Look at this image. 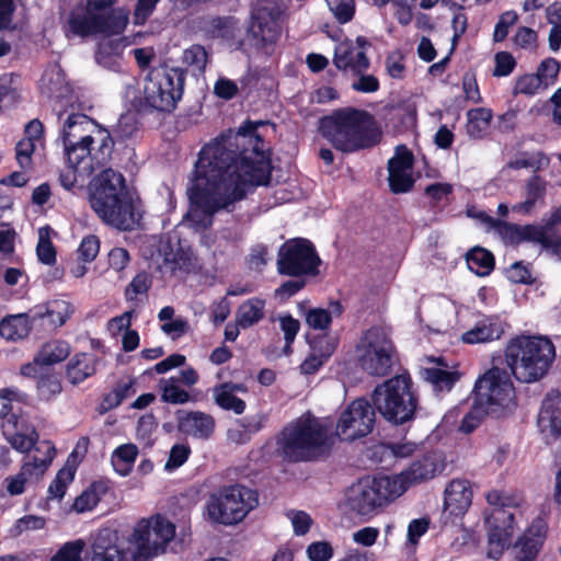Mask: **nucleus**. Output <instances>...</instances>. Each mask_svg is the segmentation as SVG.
<instances>
[{"instance_id": "obj_1", "label": "nucleus", "mask_w": 561, "mask_h": 561, "mask_svg": "<svg viewBox=\"0 0 561 561\" xmlns=\"http://www.w3.org/2000/svg\"><path fill=\"white\" fill-rule=\"evenodd\" d=\"M257 125L247 122L201 150L187 190L191 206L185 217L195 230L209 227L215 213L244 198L251 187L268 183L271 163Z\"/></svg>"}, {"instance_id": "obj_2", "label": "nucleus", "mask_w": 561, "mask_h": 561, "mask_svg": "<svg viewBox=\"0 0 561 561\" xmlns=\"http://www.w3.org/2000/svg\"><path fill=\"white\" fill-rule=\"evenodd\" d=\"M330 424L311 414H304L280 433L277 450L289 461L317 458L329 448Z\"/></svg>"}, {"instance_id": "obj_3", "label": "nucleus", "mask_w": 561, "mask_h": 561, "mask_svg": "<svg viewBox=\"0 0 561 561\" xmlns=\"http://www.w3.org/2000/svg\"><path fill=\"white\" fill-rule=\"evenodd\" d=\"M319 129L342 152H354L377 142V133L369 116L354 108L334 111L320 121Z\"/></svg>"}, {"instance_id": "obj_4", "label": "nucleus", "mask_w": 561, "mask_h": 561, "mask_svg": "<svg viewBox=\"0 0 561 561\" xmlns=\"http://www.w3.org/2000/svg\"><path fill=\"white\" fill-rule=\"evenodd\" d=\"M556 358L552 342L545 336L519 335L505 348V359L514 377L522 382L543 378Z\"/></svg>"}, {"instance_id": "obj_5", "label": "nucleus", "mask_w": 561, "mask_h": 561, "mask_svg": "<svg viewBox=\"0 0 561 561\" xmlns=\"http://www.w3.org/2000/svg\"><path fill=\"white\" fill-rule=\"evenodd\" d=\"M402 494L403 484L400 478L365 477L346 490L345 504L357 515L371 516Z\"/></svg>"}, {"instance_id": "obj_6", "label": "nucleus", "mask_w": 561, "mask_h": 561, "mask_svg": "<svg viewBox=\"0 0 561 561\" xmlns=\"http://www.w3.org/2000/svg\"><path fill=\"white\" fill-rule=\"evenodd\" d=\"M373 402L376 410L393 424L411 421L417 408L411 379L407 375H397L377 386L373 392Z\"/></svg>"}, {"instance_id": "obj_7", "label": "nucleus", "mask_w": 561, "mask_h": 561, "mask_svg": "<svg viewBox=\"0 0 561 561\" xmlns=\"http://www.w3.org/2000/svg\"><path fill=\"white\" fill-rule=\"evenodd\" d=\"M360 368L369 376L385 377L399 363L398 352L389 332L379 327L366 330L356 346Z\"/></svg>"}, {"instance_id": "obj_8", "label": "nucleus", "mask_w": 561, "mask_h": 561, "mask_svg": "<svg viewBox=\"0 0 561 561\" xmlns=\"http://www.w3.org/2000/svg\"><path fill=\"white\" fill-rule=\"evenodd\" d=\"M62 145L69 168L90 175L110 159L114 141L110 131H103L91 137L66 140Z\"/></svg>"}, {"instance_id": "obj_9", "label": "nucleus", "mask_w": 561, "mask_h": 561, "mask_svg": "<svg viewBox=\"0 0 561 561\" xmlns=\"http://www.w3.org/2000/svg\"><path fill=\"white\" fill-rule=\"evenodd\" d=\"M257 505L254 491L242 485H231L213 494L207 502V513L213 522L233 525L241 522Z\"/></svg>"}, {"instance_id": "obj_10", "label": "nucleus", "mask_w": 561, "mask_h": 561, "mask_svg": "<svg viewBox=\"0 0 561 561\" xmlns=\"http://www.w3.org/2000/svg\"><path fill=\"white\" fill-rule=\"evenodd\" d=\"M185 71L181 68H160L149 71L144 87V99L151 108L170 112L181 100Z\"/></svg>"}, {"instance_id": "obj_11", "label": "nucleus", "mask_w": 561, "mask_h": 561, "mask_svg": "<svg viewBox=\"0 0 561 561\" xmlns=\"http://www.w3.org/2000/svg\"><path fill=\"white\" fill-rule=\"evenodd\" d=\"M175 536V525L160 514L140 519L131 535L136 548L135 559L147 561L167 551Z\"/></svg>"}, {"instance_id": "obj_12", "label": "nucleus", "mask_w": 561, "mask_h": 561, "mask_svg": "<svg viewBox=\"0 0 561 561\" xmlns=\"http://www.w3.org/2000/svg\"><path fill=\"white\" fill-rule=\"evenodd\" d=\"M90 203L102 221L119 230H133L141 219L139 203L129 192L90 198Z\"/></svg>"}, {"instance_id": "obj_13", "label": "nucleus", "mask_w": 561, "mask_h": 561, "mask_svg": "<svg viewBox=\"0 0 561 561\" xmlns=\"http://www.w3.org/2000/svg\"><path fill=\"white\" fill-rule=\"evenodd\" d=\"M474 398L494 414L514 405V387L508 374L499 367L489 369L474 385Z\"/></svg>"}, {"instance_id": "obj_14", "label": "nucleus", "mask_w": 561, "mask_h": 561, "mask_svg": "<svg viewBox=\"0 0 561 561\" xmlns=\"http://www.w3.org/2000/svg\"><path fill=\"white\" fill-rule=\"evenodd\" d=\"M321 263L313 244L306 239H293L278 250L277 270L287 276H316Z\"/></svg>"}, {"instance_id": "obj_15", "label": "nucleus", "mask_w": 561, "mask_h": 561, "mask_svg": "<svg viewBox=\"0 0 561 561\" xmlns=\"http://www.w3.org/2000/svg\"><path fill=\"white\" fill-rule=\"evenodd\" d=\"M280 10L272 0H260L252 11L250 34L254 45L270 54L272 46L278 39L280 34L279 26Z\"/></svg>"}, {"instance_id": "obj_16", "label": "nucleus", "mask_w": 561, "mask_h": 561, "mask_svg": "<svg viewBox=\"0 0 561 561\" xmlns=\"http://www.w3.org/2000/svg\"><path fill=\"white\" fill-rule=\"evenodd\" d=\"M127 15L122 12H93L87 8L81 14H76L69 20L71 32L79 36L91 34H119L126 27Z\"/></svg>"}, {"instance_id": "obj_17", "label": "nucleus", "mask_w": 561, "mask_h": 561, "mask_svg": "<svg viewBox=\"0 0 561 561\" xmlns=\"http://www.w3.org/2000/svg\"><path fill=\"white\" fill-rule=\"evenodd\" d=\"M375 423V410L366 399H356L342 412L336 435L343 440H354L368 435Z\"/></svg>"}, {"instance_id": "obj_18", "label": "nucleus", "mask_w": 561, "mask_h": 561, "mask_svg": "<svg viewBox=\"0 0 561 561\" xmlns=\"http://www.w3.org/2000/svg\"><path fill=\"white\" fill-rule=\"evenodd\" d=\"M484 520L488 534V556L497 559L510 547L516 531L514 513L503 507H494L485 512Z\"/></svg>"}, {"instance_id": "obj_19", "label": "nucleus", "mask_w": 561, "mask_h": 561, "mask_svg": "<svg viewBox=\"0 0 561 561\" xmlns=\"http://www.w3.org/2000/svg\"><path fill=\"white\" fill-rule=\"evenodd\" d=\"M369 47L370 43L364 36H357L355 41L344 39L335 46L333 64L344 72L364 73L370 64L366 55Z\"/></svg>"}, {"instance_id": "obj_20", "label": "nucleus", "mask_w": 561, "mask_h": 561, "mask_svg": "<svg viewBox=\"0 0 561 561\" xmlns=\"http://www.w3.org/2000/svg\"><path fill=\"white\" fill-rule=\"evenodd\" d=\"M413 153L404 145L396 147L394 156L388 161V181L396 194L405 193L413 186Z\"/></svg>"}, {"instance_id": "obj_21", "label": "nucleus", "mask_w": 561, "mask_h": 561, "mask_svg": "<svg viewBox=\"0 0 561 561\" xmlns=\"http://www.w3.org/2000/svg\"><path fill=\"white\" fill-rule=\"evenodd\" d=\"M75 306L67 299L54 298L31 308L33 322L42 321L50 330L66 324L75 313Z\"/></svg>"}, {"instance_id": "obj_22", "label": "nucleus", "mask_w": 561, "mask_h": 561, "mask_svg": "<svg viewBox=\"0 0 561 561\" xmlns=\"http://www.w3.org/2000/svg\"><path fill=\"white\" fill-rule=\"evenodd\" d=\"M125 557L126 551L122 547L116 531L104 528L95 534L89 561H124Z\"/></svg>"}, {"instance_id": "obj_23", "label": "nucleus", "mask_w": 561, "mask_h": 561, "mask_svg": "<svg viewBox=\"0 0 561 561\" xmlns=\"http://www.w3.org/2000/svg\"><path fill=\"white\" fill-rule=\"evenodd\" d=\"M38 88L43 96L56 102L68 100L72 95V87L66 79L64 70L56 64L45 69Z\"/></svg>"}, {"instance_id": "obj_24", "label": "nucleus", "mask_w": 561, "mask_h": 561, "mask_svg": "<svg viewBox=\"0 0 561 561\" xmlns=\"http://www.w3.org/2000/svg\"><path fill=\"white\" fill-rule=\"evenodd\" d=\"M444 463L436 455H427L421 460L414 461L405 471L390 478H400L403 484V493L409 485L433 479L444 470Z\"/></svg>"}, {"instance_id": "obj_25", "label": "nucleus", "mask_w": 561, "mask_h": 561, "mask_svg": "<svg viewBox=\"0 0 561 561\" xmlns=\"http://www.w3.org/2000/svg\"><path fill=\"white\" fill-rule=\"evenodd\" d=\"M176 420L179 431L195 438L206 439L215 428V419L202 411H179Z\"/></svg>"}, {"instance_id": "obj_26", "label": "nucleus", "mask_w": 561, "mask_h": 561, "mask_svg": "<svg viewBox=\"0 0 561 561\" xmlns=\"http://www.w3.org/2000/svg\"><path fill=\"white\" fill-rule=\"evenodd\" d=\"M2 427L7 440L21 453L31 450L38 438L36 431L27 426L18 415L8 417Z\"/></svg>"}, {"instance_id": "obj_27", "label": "nucleus", "mask_w": 561, "mask_h": 561, "mask_svg": "<svg viewBox=\"0 0 561 561\" xmlns=\"http://www.w3.org/2000/svg\"><path fill=\"white\" fill-rule=\"evenodd\" d=\"M504 331V323L497 317L484 316L461 335V341L467 344L490 343L500 340Z\"/></svg>"}, {"instance_id": "obj_28", "label": "nucleus", "mask_w": 561, "mask_h": 561, "mask_svg": "<svg viewBox=\"0 0 561 561\" xmlns=\"http://www.w3.org/2000/svg\"><path fill=\"white\" fill-rule=\"evenodd\" d=\"M546 538V525L538 518L533 522L529 528L518 539L516 548L517 561H534L538 556Z\"/></svg>"}, {"instance_id": "obj_29", "label": "nucleus", "mask_w": 561, "mask_h": 561, "mask_svg": "<svg viewBox=\"0 0 561 561\" xmlns=\"http://www.w3.org/2000/svg\"><path fill=\"white\" fill-rule=\"evenodd\" d=\"M248 387L244 383L222 382L211 389L215 403L225 411H232L242 414L247 408L245 402L237 397V393H247Z\"/></svg>"}, {"instance_id": "obj_30", "label": "nucleus", "mask_w": 561, "mask_h": 561, "mask_svg": "<svg viewBox=\"0 0 561 561\" xmlns=\"http://www.w3.org/2000/svg\"><path fill=\"white\" fill-rule=\"evenodd\" d=\"M105 35L99 44L95 55L96 62L110 70L121 71L122 55L128 46V42L125 37H112L113 34Z\"/></svg>"}, {"instance_id": "obj_31", "label": "nucleus", "mask_w": 561, "mask_h": 561, "mask_svg": "<svg viewBox=\"0 0 561 561\" xmlns=\"http://www.w3.org/2000/svg\"><path fill=\"white\" fill-rule=\"evenodd\" d=\"M472 501V490L469 481L455 479L445 489L444 507L453 515L463 514Z\"/></svg>"}, {"instance_id": "obj_32", "label": "nucleus", "mask_w": 561, "mask_h": 561, "mask_svg": "<svg viewBox=\"0 0 561 561\" xmlns=\"http://www.w3.org/2000/svg\"><path fill=\"white\" fill-rule=\"evenodd\" d=\"M108 131L85 114L73 113L62 122L61 140L79 139L91 137L94 134Z\"/></svg>"}, {"instance_id": "obj_33", "label": "nucleus", "mask_w": 561, "mask_h": 561, "mask_svg": "<svg viewBox=\"0 0 561 561\" xmlns=\"http://www.w3.org/2000/svg\"><path fill=\"white\" fill-rule=\"evenodd\" d=\"M90 190V198H101L103 195L129 192L123 174L113 169H105L100 172L91 182Z\"/></svg>"}, {"instance_id": "obj_34", "label": "nucleus", "mask_w": 561, "mask_h": 561, "mask_svg": "<svg viewBox=\"0 0 561 561\" xmlns=\"http://www.w3.org/2000/svg\"><path fill=\"white\" fill-rule=\"evenodd\" d=\"M547 181L538 174L528 178L524 185L525 199L513 206V211L523 215H530L537 203L543 201L547 192Z\"/></svg>"}, {"instance_id": "obj_35", "label": "nucleus", "mask_w": 561, "mask_h": 561, "mask_svg": "<svg viewBox=\"0 0 561 561\" xmlns=\"http://www.w3.org/2000/svg\"><path fill=\"white\" fill-rule=\"evenodd\" d=\"M34 324L31 309L25 313L11 314L0 321V335L8 341H21L28 336Z\"/></svg>"}, {"instance_id": "obj_36", "label": "nucleus", "mask_w": 561, "mask_h": 561, "mask_svg": "<svg viewBox=\"0 0 561 561\" xmlns=\"http://www.w3.org/2000/svg\"><path fill=\"white\" fill-rule=\"evenodd\" d=\"M96 358L92 354L81 353L75 355L67 365V376L71 383L78 385L92 376L96 368Z\"/></svg>"}, {"instance_id": "obj_37", "label": "nucleus", "mask_w": 561, "mask_h": 561, "mask_svg": "<svg viewBox=\"0 0 561 561\" xmlns=\"http://www.w3.org/2000/svg\"><path fill=\"white\" fill-rule=\"evenodd\" d=\"M265 314V300L251 298L243 301L236 311V320L241 329H248L259 323Z\"/></svg>"}, {"instance_id": "obj_38", "label": "nucleus", "mask_w": 561, "mask_h": 561, "mask_svg": "<svg viewBox=\"0 0 561 561\" xmlns=\"http://www.w3.org/2000/svg\"><path fill=\"white\" fill-rule=\"evenodd\" d=\"M557 401L547 398L538 414V426L542 433L550 435L561 434V411Z\"/></svg>"}, {"instance_id": "obj_39", "label": "nucleus", "mask_w": 561, "mask_h": 561, "mask_svg": "<svg viewBox=\"0 0 561 561\" xmlns=\"http://www.w3.org/2000/svg\"><path fill=\"white\" fill-rule=\"evenodd\" d=\"M492 111L485 107H477L467 112V135L472 139L483 138L492 121Z\"/></svg>"}, {"instance_id": "obj_40", "label": "nucleus", "mask_w": 561, "mask_h": 561, "mask_svg": "<svg viewBox=\"0 0 561 561\" xmlns=\"http://www.w3.org/2000/svg\"><path fill=\"white\" fill-rule=\"evenodd\" d=\"M71 352L66 341H50L45 343L36 355V364L49 366L65 360Z\"/></svg>"}, {"instance_id": "obj_41", "label": "nucleus", "mask_w": 561, "mask_h": 561, "mask_svg": "<svg viewBox=\"0 0 561 561\" xmlns=\"http://www.w3.org/2000/svg\"><path fill=\"white\" fill-rule=\"evenodd\" d=\"M439 366L447 367L443 364V360L437 359ZM423 376L425 380L431 382L435 389L437 390H450L453 386L459 379V374L457 371H450L443 367H432L425 368L423 371Z\"/></svg>"}, {"instance_id": "obj_42", "label": "nucleus", "mask_w": 561, "mask_h": 561, "mask_svg": "<svg viewBox=\"0 0 561 561\" xmlns=\"http://www.w3.org/2000/svg\"><path fill=\"white\" fill-rule=\"evenodd\" d=\"M161 400L170 404H185L193 400L192 396L179 385L175 377L162 378L159 380Z\"/></svg>"}, {"instance_id": "obj_43", "label": "nucleus", "mask_w": 561, "mask_h": 561, "mask_svg": "<svg viewBox=\"0 0 561 561\" xmlns=\"http://www.w3.org/2000/svg\"><path fill=\"white\" fill-rule=\"evenodd\" d=\"M343 312V307L339 301L330 305V310L314 308L310 309L306 314V322L314 330H325L330 327L332 317H339Z\"/></svg>"}, {"instance_id": "obj_44", "label": "nucleus", "mask_w": 561, "mask_h": 561, "mask_svg": "<svg viewBox=\"0 0 561 561\" xmlns=\"http://www.w3.org/2000/svg\"><path fill=\"white\" fill-rule=\"evenodd\" d=\"M467 264L477 275L485 276L493 270L494 257L485 249L474 248L467 253Z\"/></svg>"}, {"instance_id": "obj_45", "label": "nucleus", "mask_w": 561, "mask_h": 561, "mask_svg": "<svg viewBox=\"0 0 561 561\" xmlns=\"http://www.w3.org/2000/svg\"><path fill=\"white\" fill-rule=\"evenodd\" d=\"M42 447L44 448L43 457L33 456L22 466L27 467L28 470L25 473L30 479L39 478L46 471L55 456V447L49 442L43 443Z\"/></svg>"}, {"instance_id": "obj_46", "label": "nucleus", "mask_w": 561, "mask_h": 561, "mask_svg": "<svg viewBox=\"0 0 561 561\" xmlns=\"http://www.w3.org/2000/svg\"><path fill=\"white\" fill-rule=\"evenodd\" d=\"M50 233L51 229L48 226L38 229L36 253L38 260L46 265H53L56 262V251L50 241Z\"/></svg>"}, {"instance_id": "obj_47", "label": "nucleus", "mask_w": 561, "mask_h": 561, "mask_svg": "<svg viewBox=\"0 0 561 561\" xmlns=\"http://www.w3.org/2000/svg\"><path fill=\"white\" fill-rule=\"evenodd\" d=\"M76 468L70 465H65L57 473L55 480L48 488V494L50 499H62L67 486L72 482L75 478Z\"/></svg>"}, {"instance_id": "obj_48", "label": "nucleus", "mask_w": 561, "mask_h": 561, "mask_svg": "<svg viewBox=\"0 0 561 561\" xmlns=\"http://www.w3.org/2000/svg\"><path fill=\"white\" fill-rule=\"evenodd\" d=\"M549 160L540 152L522 153L515 159L507 162V169H530L535 173L548 165Z\"/></svg>"}, {"instance_id": "obj_49", "label": "nucleus", "mask_w": 561, "mask_h": 561, "mask_svg": "<svg viewBox=\"0 0 561 561\" xmlns=\"http://www.w3.org/2000/svg\"><path fill=\"white\" fill-rule=\"evenodd\" d=\"M494 414L485 405L480 404V401L474 398L472 407L468 413L463 416L460 431L463 433H471L482 422L485 415Z\"/></svg>"}, {"instance_id": "obj_50", "label": "nucleus", "mask_w": 561, "mask_h": 561, "mask_svg": "<svg viewBox=\"0 0 561 561\" xmlns=\"http://www.w3.org/2000/svg\"><path fill=\"white\" fill-rule=\"evenodd\" d=\"M208 55L206 49L204 46L197 44L184 49L182 55L183 64L198 72H203L205 70Z\"/></svg>"}, {"instance_id": "obj_51", "label": "nucleus", "mask_w": 561, "mask_h": 561, "mask_svg": "<svg viewBox=\"0 0 561 561\" xmlns=\"http://www.w3.org/2000/svg\"><path fill=\"white\" fill-rule=\"evenodd\" d=\"M101 490L102 485L96 484H93L91 488L84 490L79 496L76 497L72 510L77 513H84L94 508L101 499Z\"/></svg>"}, {"instance_id": "obj_52", "label": "nucleus", "mask_w": 561, "mask_h": 561, "mask_svg": "<svg viewBox=\"0 0 561 561\" xmlns=\"http://www.w3.org/2000/svg\"><path fill=\"white\" fill-rule=\"evenodd\" d=\"M331 12L339 21V23L344 24L350 22L355 13V2L354 0H325Z\"/></svg>"}, {"instance_id": "obj_53", "label": "nucleus", "mask_w": 561, "mask_h": 561, "mask_svg": "<svg viewBox=\"0 0 561 561\" xmlns=\"http://www.w3.org/2000/svg\"><path fill=\"white\" fill-rule=\"evenodd\" d=\"M138 455V449L134 444L122 445L115 449L112 456V461L114 466H118L119 462H123L125 466L123 469H117L122 473H126L127 469L134 463L136 457Z\"/></svg>"}, {"instance_id": "obj_54", "label": "nucleus", "mask_w": 561, "mask_h": 561, "mask_svg": "<svg viewBox=\"0 0 561 561\" xmlns=\"http://www.w3.org/2000/svg\"><path fill=\"white\" fill-rule=\"evenodd\" d=\"M228 20L219 16H205L201 20V30L210 37H224L227 34Z\"/></svg>"}, {"instance_id": "obj_55", "label": "nucleus", "mask_w": 561, "mask_h": 561, "mask_svg": "<svg viewBox=\"0 0 561 561\" xmlns=\"http://www.w3.org/2000/svg\"><path fill=\"white\" fill-rule=\"evenodd\" d=\"M25 394L18 389L5 388L0 390V419H8L12 413V401H23Z\"/></svg>"}, {"instance_id": "obj_56", "label": "nucleus", "mask_w": 561, "mask_h": 561, "mask_svg": "<svg viewBox=\"0 0 561 561\" xmlns=\"http://www.w3.org/2000/svg\"><path fill=\"white\" fill-rule=\"evenodd\" d=\"M83 548L84 542L81 539L67 542L51 558V561H81Z\"/></svg>"}, {"instance_id": "obj_57", "label": "nucleus", "mask_w": 561, "mask_h": 561, "mask_svg": "<svg viewBox=\"0 0 561 561\" xmlns=\"http://www.w3.org/2000/svg\"><path fill=\"white\" fill-rule=\"evenodd\" d=\"M560 71V64L554 58H547L542 60L537 68L536 75L542 82L543 87L553 83Z\"/></svg>"}, {"instance_id": "obj_58", "label": "nucleus", "mask_w": 561, "mask_h": 561, "mask_svg": "<svg viewBox=\"0 0 561 561\" xmlns=\"http://www.w3.org/2000/svg\"><path fill=\"white\" fill-rule=\"evenodd\" d=\"M542 85V82L536 73L524 75L517 79L514 93L534 95Z\"/></svg>"}, {"instance_id": "obj_59", "label": "nucleus", "mask_w": 561, "mask_h": 561, "mask_svg": "<svg viewBox=\"0 0 561 561\" xmlns=\"http://www.w3.org/2000/svg\"><path fill=\"white\" fill-rule=\"evenodd\" d=\"M46 520L42 516L25 515L18 519L11 529L14 536H19L24 531L38 530L45 527Z\"/></svg>"}, {"instance_id": "obj_60", "label": "nucleus", "mask_w": 561, "mask_h": 561, "mask_svg": "<svg viewBox=\"0 0 561 561\" xmlns=\"http://www.w3.org/2000/svg\"><path fill=\"white\" fill-rule=\"evenodd\" d=\"M549 229H552L551 226L548 225H526L520 227V241H530L542 245L545 241V237Z\"/></svg>"}, {"instance_id": "obj_61", "label": "nucleus", "mask_w": 561, "mask_h": 561, "mask_svg": "<svg viewBox=\"0 0 561 561\" xmlns=\"http://www.w3.org/2000/svg\"><path fill=\"white\" fill-rule=\"evenodd\" d=\"M62 390L60 381L54 376L43 377L37 382V391L43 400H51Z\"/></svg>"}, {"instance_id": "obj_62", "label": "nucleus", "mask_w": 561, "mask_h": 561, "mask_svg": "<svg viewBox=\"0 0 561 561\" xmlns=\"http://www.w3.org/2000/svg\"><path fill=\"white\" fill-rule=\"evenodd\" d=\"M150 286V276L145 272L138 273L126 288L127 299L133 300L137 295L146 294Z\"/></svg>"}, {"instance_id": "obj_63", "label": "nucleus", "mask_w": 561, "mask_h": 561, "mask_svg": "<svg viewBox=\"0 0 561 561\" xmlns=\"http://www.w3.org/2000/svg\"><path fill=\"white\" fill-rule=\"evenodd\" d=\"M287 517L289 518L294 531L297 536H304L309 531L312 524V518L306 512L289 511L287 513Z\"/></svg>"}, {"instance_id": "obj_64", "label": "nucleus", "mask_w": 561, "mask_h": 561, "mask_svg": "<svg viewBox=\"0 0 561 561\" xmlns=\"http://www.w3.org/2000/svg\"><path fill=\"white\" fill-rule=\"evenodd\" d=\"M307 556L311 561H329L333 557V548L328 541H316L308 546Z\"/></svg>"}]
</instances>
